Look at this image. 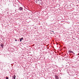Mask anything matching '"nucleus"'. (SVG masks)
Instances as JSON below:
<instances>
[{
	"label": "nucleus",
	"instance_id": "obj_7",
	"mask_svg": "<svg viewBox=\"0 0 79 79\" xmlns=\"http://www.w3.org/2000/svg\"><path fill=\"white\" fill-rule=\"evenodd\" d=\"M6 79H8V77H6Z\"/></svg>",
	"mask_w": 79,
	"mask_h": 79
},
{
	"label": "nucleus",
	"instance_id": "obj_10",
	"mask_svg": "<svg viewBox=\"0 0 79 79\" xmlns=\"http://www.w3.org/2000/svg\"><path fill=\"white\" fill-rule=\"evenodd\" d=\"M52 32H53L54 31H52Z\"/></svg>",
	"mask_w": 79,
	"mask_h": 79
},
{
	"label": "nucleus",
	"instance_id": "obj_11",
	"mask_svg": "<svg viewBox=\"0 0 79 79\" xmlns=\"http://www.w3.org/2000/svg\"><path fill=\"white\" fill-rule=\"evenodd\" d=\"M56 44H57V45H58V43H56Z\"/></svg>",
	"mask_w": 79,
	"mask_h": 79
},
{
	"label": "nucleus",
	"instance_id": "obj_9",
	"mask_svg": "<svg viewBox=\"0 0 79 79\" xmlns=\"http://www.w3.org/2000/svg\"><path fill=\"white\" fill-rule=\"evenodd\" d=\"M15 41H17V40L15 39Z\"/></svg>",
	"mask_w": 79,
	"mask_h": 79
},
{
	"label": "nucleus",
	"instance_id": "obj_6",
	"mask_svg": "<svg viewBox=\"0 0 79 79\" xmlns=\"http://www.w3.org/2000/svg\"><path fill=\"white\" fill-rule=\"evenodd\" d=\"M20 42H21L22 41V40L21 39H20Z\"/></svg>",
	"mask_w": 79,
	"mask_h": 79
},
{
	"label": "nucleus",
	"instance_id": "obj_5",
	"mask_svg": "<svg viewBox=\"0 0 79 79\" xmlns=\"http://www.w3.org/2000/svg\"><path fill=\"white\" fill-rule=\"evenodd\" d=\"M1 46L2 47H3V44H2Z\"/></svg>",
	"mask_w": 79,
	"mask_h": 79
},
{
	"label": "nucleus",
	"instance_id": "obj_3",
	"mask_svg": "<svg viewBox=\"0 0 79 79\" xmlns=\"http://www.w3.org/2000/svg\"><path fill=\"white\" fill-rule=\"evenodd\" d=\"M55 78L56 79H58V77L56 75L55 76Z\"/></svg>",
	"mask_w": 79,
	"mask_h": 79
},
{
	"label": "nucleus",
	"instance_id": "obj_4",
	"mask_svg": "<svg viewBox=\"0 0 79 79\" xmlns=\"http://www.w3.org/2000/svg\"><path fill=\"white\" fill-rule=\"evenodd\" d=\"M69 53H73V51H69Z\"/></svg>",
	"mask_w": 79,
	"mask_h": 79
},
{
	"label": "nucleus",
	"instance_id": "obj_8",
	"mask_svg": "<svg viewBox=\"0 0 79 79\" xmlns=\"http://www.w3.org/2000/svg\"><path fill=\"white\" fill-rule=\"evenodd\" d=\"M23 37H22V38L21 39H21L22 40H23Z\"/></svg>",
	"mask_w": 79,
	"mask_h": 79
},
{
	"label": "nucleus",
	"instance_id": "obj_2",
	"mask_svg": "<svg viewBox=\"0 0 79 79\" xmlns=\"http://www.w3.org/2000/svg\"><path fill=\"white\" fill-rule=\"evenodd\" d=\"M23 10V7H20L19 8V10H20V11L22 10Z\"/></svg>",
	"mask_w": 79,
	"mask_h": 79
},
{
	"label": "nucleus",
	"instance_id": "obj_1",
	"mask_svg": "<svg viewBox=\"0 0 79 79\" xmlns=\"http://www.w3.org/2000/svg\"><path fill=\"white\" fill-rule=\"evenodd\" d=\"M16 76L15 75H14L12 76V79H16Z\"/></svg>",
	"mask_w": 79,
	"mask_h": 79
}]
</instances>
